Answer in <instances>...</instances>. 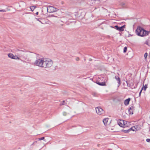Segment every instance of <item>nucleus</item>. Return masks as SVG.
<instances>
[{"label": "nucleus", "instance_id": "1", "mask_svg": "<svg viewBox=\"0 0 150 150\" xmlns=\"http://www.w3.org/2000/svg\"><path fill=\"white\" fill-rule=\"evenodd\" d=\"M136 33L138 35L141 37H143L148 35L149 32L145 30L140 26H138L136 30Z\"/></svg>", "mask_w": 150, "mask_h": 150}, {"label": "nucleus", "instance_id": "2", "mask_svg": "<svg viewBox=\"0 0 150 150\" xmlns=\"http://www.w3.org/2000/svg\"><path fill=\"white\" fill-rule=\"evenodd\" d=\"M53 64V62L52 60L48 58H45L44 62L43 67H50L52 66Z\"/></svg>", "mask_w": 150, "mask_h": 150}, {"label": "nucleus", "instance_id": "3", "mask_svg": "<svg viewBox=\"0 0 150 150\" xmlns=\"http://www.w3.org/2000/svg\"><path fill=\"white\" fill-rule=\"evenodd\" d=\"M45 59V58H39L35 61L34 64L36 66L43 67L44 62Z\"/></svg>", "mask_w": 150, "mask_h": 150}, {"label": "nucleus", "instance_id": "4", "mask_svg": "<svg viewBox=\"0 0 150 150\" xmlns=\"http://www.w3.org/2000/svg\"><path fill=\"white\" fill-rule=\"evenodd\" d=\"M44 7L46 8L47 12L50 13L57 11L58 10V9L54 8L52 6H45Z\"/></svg>", "mask_w": 150, "mask_h": 150}, {"label": "nucleus", "instance_id": "5", "mask_svg": "<svg viewBox=\"0 0 150 150\" xmlns=\"http://www.w3.org/2000/svg\"><path fill=\"white\" fill-rule=\"evenodd\" d=\"M96 112L98 115H101L104 112L103 110L100 107H98L96 108Z\"/></svg>", "mask_w": 150, "mask_h": 150}, {"label": "nucleus", "instance_id": "6", "mask_svg": "<svg viewBox=\"0 0 150 150\" xmlns=\"http://www.w3.org/2000/svg\"><path fill=\"white\" fill-rule=\"evenodd\" d=\"M115 27L117 30L121 32L124 31V29L125 28V25H124L121 27H119L118 25H115Z\"/></svg>", "mask_w": 150, "mask_h": 150}, {"label": "nucleus", "instance_id": "7", "mask_svg": "<svg viewBox=\"0 0 150 150\" xmlns=\"http://www.w3.org/2000/svg\"><path fill=\"white\" fill-rule=\"evenodd\" d=\"M134 107L133 106H131L128 109V113L129 115H132L133 111L134 110Z\"/></svg>", "mask_w": 150, "mask_h": 150}, {"label": "nucleus", "instance_id": "8", "mask_svg": "<svg viewBox=\"0 0 150 150\" xmlns=\"http://www.w3.org/2000/svg\"><path fill=\"white\" fill-rule=\"evenodd\" d=\"M115 79L117 81V83H118V86H119L121 84V80L120 79V78L119 76H116L115 77Z\"/></svg>", "mask_w": 150, "mask_h": 150}, {"label": "nucleus", "instance_id": "9", "mask_svg": "<svg viewBox=\"0 0 150 150\" xmlns=\"http://www.w3.org/2000/svg\"><path fill=\"white\" fill-rule=\"evenodd\" d=\"M96 83L100 86H104L106 85V83L104 81L100 82L99 81L97 80L96 81Z\"/></svg>", "mask_w": 150, "mask_h": 150}, {"label": "nucleus", "instance_id": "10", "mask_svg": "<svg viewBox=\"0 0 150 150\" xmlns=\"http://www.w3.org/2000/svg\"><path fill=\"white\" fill-rule=\"evenodd\" d=\"M131 99L130 98H129L125 100L124 102V103L125 105H127L129 104V101H130Z\"/></svg>", "mask_w": 150, "mask_h": 150}, {"label": "nucleus", "instance_id": "11", "mask_svg": "<svg viewBox=\"0 0 150 150\" xmlns=\"http://www.w3.org/2000/svg\"><path fill=\"white\" fill-rule=\"evenodd\" d=\"M123 120H120V121H117L118 124L121 127H123Z\"/></svg>", "mask_w": 150, "mask_h": 150}, {"label": "nucleus", "instance_id": "12", "mask_svg": "<svg viewBox=\"0 0 150 150\" xmlns=\"http://www.w3.org/2000/svg\"><path fill=\"white\" fill-rule=\"evenodd\" d=\"M109 119L108 118H106L104 119L103 120V122L105 125H106L107 124V122L108 121Z\"/></svg>", "mask_w": 150, "mask_h": 150}, {"label": "nucleus", "instance_id": "13", "mask_svg": "<svg viewBox=\"0 0 150 150\" xmlns=\"http://www.w3.org/2000/svg\"><path fill=\"white\" fill-rule=\"evenodd\" d=\"M127 122L123 120V127L125 128L128 127Z\"/></svg>", "mask_w": 150, "mask_h": 150}, {"label": "nucleus", "instance_id": "14", "mask_svg": "<svg viewBox=\"0 0 150 150\" xmlns=\"http://www.w3.org/2000/svg\"><path fill=\"white\" fill-rule=\"evenodd\" d=\"M144 84H143V86L141 89L142 90H144V91H145L147 88L148 85L147 84H146L144 86Z\"/></svg>", "mask_w": 150, "mask_h": 150}, {"label": "nucleus", "instance_id": "15", "mask_svg": "<svg viewBox=\"0 0 150 150\" xmlns=\"http://www.w3.org/2000/svg\"><path fill=\"white\" fill-rule=\"evenodd\" d=\"M129 131L131 130H132L133 131H136L137 129L135 128V126H133L132 127L130 128H129Z\"/></svg>", "mask_w": 150, "mask_h": 150}, {"label": "nucleus", "instance_id": "16", "mask_svg": "<svg viewBox=\"0 0 150 150\" xmlns=\"http://www.w3.org/2000/svg\"><path fill=\"white\" fill-rule=\"evenodd\" d=\"M122 132L125 133H128L129 132H130V131L129 129H128L127 130L122 129Z\"/></svg>", "mask_w": 150, "mask_h": 150}, {"label": "nucleus", "instance_id": "17", "mask_svg": "<svg viewBox=\"0 0 150 150\" xmlns=\"http://www.w3.org/2000/svg\"><path fill=\"white\" fill-rule=\"evenodd\" d=\"M36 7V6H31L30 7V9L32 11H33L34 10V9Z\"/></svg>", "mask_w": 150, "mask_h": 150}, {"label": "nucleus", "instance_id": "18", "mask_svg": "<svg viewBox=\"0 0 150 150\" xmlns=\"http://www.w3.org/2000/svg\"><path fill=\"white\" fill-rule=\"evenodd\" d=\"M14 55L12 53H9L8 54V56L9 57L12 59Z\"/></svg>", "mask_w": 150, "mask_h": 150}, {"label": "nucleus", "instance_id": "19", "mask_svg": "<svg viewBox=\"0 0 150 150\" xmlns=\"http://www.w3.org/2000/svg\"><path fill=\"white\" fill-rule=\"evenodd\" d=\"M49 16L50 17H57V16L55 14H50L49 15Z\"/></svg>", "mask_w": 150, "mask_h": 150}, {"label": "nucleus", "instance_id": "20", "mask_svg": "<svg viewBox=\"0 0 150 150\" xmlns=\"http://www.w3.org/2000/svg\"><path fill=\"white\" fill-rule=\"evenodd\" d=\"M65 103H66L65 101L64 100H63L62 103H60V105L61 106L62 105H64L65 104Z\"/></svg>", "mask_w": 150, "mask_h": 150}, {"label": "nucleus", "instance_id": "21", "mask_svg": "<svg viewBox=\"0 0 150 150\" xmlns=\"http://www.w3.org/2000/svg\"><path fill=\"white\" fill-rule=\"evenodd\" d=\"M127 47H125L124 48L123 52L124 53H125L127 51Z\"/></svg>", "mask_w": 150, "mask_h": 150}, {"label": "nucleus", "instance_id": "22", "mask_svg": "<svg viewBox=\"0 0 150 150\" xmlns=\"http://www.w3.org/2000/svg\"><path fill=\"white\" fill-rule=\"evenodd\" d=\"M148 53L147 52L145 53L144 55V56L145 58V59H146Z\"/></svg>", "mask_w": 150, "mask_h": 150}, {"label": "nucleus", "instance_id": "23", "mask_svg": "<svg viewBox=\"0 0 150 150\" xmlns=\"http://www.w3.org/2000/svg\"><path fill=\"white\" fill-rule=\"evenodd\" d=\"M44 138H44V137H41V138H39L38 139V140H43V139H44Z\"/></svg>", "mask_w": 150, "mask_h": 150}, {"label": "nucleus", "instance_id": "24", "mask_svg": "<svg viewBox=\"0 0 150 150\" xmlns=\"http://www.w3.org/2000/svg\"><path fill=\"white\" fill-rule=\"evenodd\" d=\"M145 44L146 45H147L148 46L150 45L149 44V42L148 41H146V42H145Z\"/></svg>", "mask_w": 150, "mask_h": 150}, {"label": "nucleus", "instance_id": "25", "mask_svg": "<svg viewBox=\"0 0 150 150\" xmlns=\"http://www.w3.org/2000/svg\"><path fill=\"white\" fill-rule=\"evenodd\" d=\"M36 19L38 21H39L41 23L43 24V23L40 20V18H36Z\"/></svg>", "mask_w": 150, "mask_h": 150}, {"label": "nucleus", "instance_id": "26", "mask_svg": "<svg viewBox=\"0 0 150 150\" xmlns=\"http://www.w3.org/2000/svg\"><path fill=\"white\" fill-rule=\"evenodd\" d=\"M142 89H141V90H140L139 93V97L141 95V93H142Z\"/></svg>", "mask_w": 150, "mask_h": 150}, {"label": "nucleus", "instance_id": "27", "mask_svg": "<svg viewBox=\"0 0 150 150\" xmlns=\"http://www.w3.org/2000/svg\"><path fill=\"white\" fill-rule=\"evenodd\" d=\"M146 141L148 142H150V139H146Z\"/></svg>", "mask_w": 150, "mask_h": 150}, {"label": "nucleus", "instance_id": "28", "mask_svg": "<svg viewBox=\"0 0 150 150\" xmlns=\"http://www.w3.org/2000/svg\"><path fill=\"white\" fill-rule=\"evenodd\" d=\"M6 11L5 9L3 10H0V12H5Z\"/></svg>", "mask_w": 150, "mask_h": 150}, {"label": "nucleus", "instance_id": "29", "mask_svg": "<svg viewBox=\"0 0 150 150\" xmlns=\"http://www.w3.org/2000/svg\"><path fill=\"white\" fill-rule=\"evenodd\" d=\"M16 59H18V60L21 59L19 57H18L16 56Z\"/></svg>", "mask_w": 150, "mask_h": 150}, {"label": "nucleus", "instance_id": "30", "mask_svg": "<svg viewBox=\"0 0 150 150\" xmlns=\"http://www.w3.org/2000/svg\"><path fill=\"white\" fill-rule=\"evenodd\" d=\"M16 56H14V55H13V57L12 58V59H16Z\"/></svg>", "mask_w": 150, "mask_h": 150}, {"label": "nucleus", "instance_id": "31", "mask_svg": "<svg viewBox=\"0 0 150 150\" xmlns=\"http://www.w3.org/2000/svg\"><path fill=\"white\" fill-rule=\"evenodd\" d=\"M63 115H64V116H66L67 115V113L66 112H63Z\"/></svg>", "mask_w": 150, "mask_h": 150}, {"label": "nucleus", "instance_id": "32", "mask_svg": "<svg viewBox=\"0 0 150 150\" xmlns=\"http://www.w3.org/2000/svg\"><path fill=\"white\" fill-rule=\"evenodd\" d=\"M38 13H38V12H37L35 13L37 15H38Z\"/></svg>", "mask_w": 150, "mask_h": 150}, {"label": "nucleus", "instance_id": "33", "mask_svg": "<svg viewBox=\"0 0 150 150\" xmlns=\"http://www.w3.org/2000/svg\"><path fill=\"white\" fill-rule=\"evenodd\" d=\"M142 31H141V32H140V35H141L142 34Z\"/></svg>", "mask_w": 150, "mask_h": 150}, {"label": "nucleus", "instance_id": "34", "mask_svg": "<svg viewBox=\"0 0 150 150\" xmlns=\"http://www.w3.org/2000/svg\"><path fill=\"white\" fill-rule=\"evenodd\" d=\"M79 60V58H77L76 59V60L77 61H78Z\"/></svg>", "mask_w": 150, "mask_h": 150}, {"label": "nucleus", "instance_id": "35", "mask_svg": "<svg viewBox=\"0 0 150 150\" xmlns=\"http://www.w3.org/2000/svg\"><path fill=\"white\" fill-rule=\"evenodd\" d=\"M122 5L123 6L125 5V3H122Z\"/></svg>", "mask_w": 150, "mask_h": 150}, {"label": "nucleus", "instance_id": "36", "mask_svg": "<svg viewBox=\"0 0 150 150\" xmlns=\"http://www.w3.org/2000/svg\"><path fill=\"white\" fill-rule=\"evenodd\" d=\"M149 118H150V117H149Z\"/></svg>", "mask_w": 150, "mask_h": 150}]
</instances>
